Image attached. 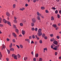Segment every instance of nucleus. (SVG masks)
<instances>
[{"label": "nucleus", "instance_id": "f257e3e1", "mask_svg": "<svg viewBox=\"0 0 61 61\" xmlns=\"http://www.w3.org/2000/svg\"><path fill=\"white\" fill-rule=\"evenodd\" d=\"M41 31H42V29H39L38 30V36H41L42 35V33L41 32Z\"/></svg>", "mask_w": 61, "mask_h": 61}, {"label": "nucleus", "instance_id": "f03ea898", "mask_svg": "<svg viewBox=\"0 0 61 61\" xmlns=\"http://www.w3.org/2000/svg\"><path fill=\"white\" fill-rule=\"evenodd\" d=\"M58 47H59V45L56 46L54 47V48L53 49L55 50H58L57 48H58Z\"/></svg>", "mask_w": 61, "mask_h": 61}, {"label": "nucleus", "instance_id": "7ed1b4c3", "mask_svg": "<svg viewBox=\"0 0 61 61\" xmlns=\"http://www.w3.org/2000/svg\"><path fill=\"white\" fill-rule=\"evenodd\" d=\"M32 20L33 23H34L36 22V19L35 18H33L32 19Z\"/></svg>", "mask_w": 61, "mask_h": 61}, {"label": "nucleus", "instance_id": "20e7f679", "mask_svg": "<svg viewBox=\"0 0 61 61\" xmlns=\"http://www.w3.org/2000/svg\"><path fill=\"white\" fill-rule=\"evenodd\" d=\"M5 46L3 44V45L2 46V50H3L4 48H5Z\"/></svg>", "mask_w": 61, "mask_h": 61}, {"label": "nucleus", "instance_id": "39448f33", "mask_svg": "<svg viewBox=\"0 0 61 61\" xmlns=\"http://www.w3.org/2000/svg\"><path fill=\"white\" fill-rule=\"evenodd\" d=\"M53 43L54 44H55V45H57L58 42L56 41H54Z\"/></svg>", "mask_w": 61, "mask_h": 61}, {"label": "nucleus", "instance_id": "423d86ee", "mask_svg": "<svg viewBox=\"0 0 61 61\" xmlns=\"http://www.w3.org/2000/svg\"><path fill=\"white\" fill-rule=\"evenodd\" d=\"M6 15L8 16H10V14L8 12H7L6 13Z\"/></svg>", "mask_w": 61, "mask_h": 61}, {"label": "nucleus", "instance_id": "0eeeda50", "mask_svg": "<svg viewBox=\"0 0 61 61\" xmlns=\"http://www.w3.org/2000/svg\"><path fill=\"white\" fill-rule=\"evenodd\" d=\"M13 36H14L15 37H16V35L14 33H12Z\"/></svg>", "mask_w": 61, "mask_h": 61}, {"label": "nucleus", "instance_id": "6e6552de", "mask_svg": "<svg viewBox=\"0 0 61 61\" xmlns=\"http://www.w3.org/2000/svg\"><path fill=\"white\" fill-rule=\"evenodd\" d=\"M25 41H27L28 42H29V43H30V41L28 39H25Z\"/></svg>", "mask_w": 61, "mask_h": 61}, {"label": "nucleus", "instance_id": "1a4fd4ad", "mask_svg": "<svg viewBox=\"0 0 61 61\" xmlns=\"http://www.w3.org/2000/svg\"><path fill=\"white\" fill-rule=\"evenodd\" d=\"M3 21L5 23H6L7 22V21H6L5 19H4L3 20Z\"/></svg>", "mask_w": 61, "mask_h": 61}, {"label": "nucleus", "instance_id": "9d476101", "mask_svg": "<svg viewBox=\"0 0 61 61\" xmlns=\"http://www.w3.org/2000/svg\"><path fill=\"white\" fill-rule=\"evenodd\" d=\"M51 21H53L54 20V18L53 16H52L51 18Z\"/></svg>", "mask_w": 61, "mask_h": 61}, {"label": "nucleus", "instance_id": "9b49d317", "mask_svg": "<svg viewBox=\"0 0 61 61\" xmlns=\"http://www.w3.org/2000/svg\"><path fill=\"white\" fill-rule=\"evenodd\" d=\"M7 23L8 24V25H10V26H11V23L10 22H9V21H7V22L6 23Z\"/></svg>", "mask_w": 61, "mask_h": 61}, {"label": "nucleus", "instance_id": "f8f14e48", "mask_svg": "<svg viewBox=\"0 0 61 61\" xmlns=\"http://www.w3.org/2000/svg\"><path fill=\"white\" fill-rule=\"evenodd\" d=\"M22 33L23 35H25V31L24 30H22Z\"/></svg>", "mask_w": 61, "mask_h": 61}, {"label": "nucleus", "instance_id": "ddd939ff", "mask_svg": "<svg viewBox=\"0 0 61 61\" xmlns=\"http://www.w3.org/2000/svg\"><path fill=\"white\" fill-rule=\"evenodd\" d=\"M52 26L55 27V28H56L57 27L56 25L55 24H54L52 25Z\"/></svg>", "mask_w": 61, "mask_h": 61}, {"label": "nucleus", "instance_id": "4468645a", "mask_svg": "<svg viewBox=\"0 0 61 61\" xmlns=\"http://www.w3.org/2000/svg\"><path fill=\"white\" fill-rule=\"evenodd\" d=\"M37 19L38 20H40V16H38L37 17Z\"/></svg>", "mask_w": 61, "mask_h": 61}, {"label": "nucleus", "instance_id": "2eb2a0df", "mask_svg": "<svg viewBox=\"0 0 61 61\" xmlns=\"http://www.w3.org/2000/svg\"><path fill=\"white\" fill-rule=\"evenodd\" d=\"M24 9H25V8H20V10H21L22 11H23Z\"/></svg>", "mask_w": 61, "mask_h": 61}, {"label": "nucleus", "instance_id": "dca6fc26", "mask_svg": "<svg viewBox=\"0 0 61 61\" xmlns=\"http://www.w3.org/2000/svg\"><path fill=\"white\" fill-rule=\"evenodd\" d=\"M14 59H17V55H15V56H14Z\"/></svg>", "mask_w": 61, "mask_h": 61}, {"label": "nucleus", "instance_id": "f3484780", "mask_svg": "<svg viewBox=\"0 0 61 61\" xmlns=\"http://www.w3.org/2000/svg\"><path fill=\"white\" fill-rule=\"evenodd\" d=\"M39 61H43V59L41 58H39Z\"/></svg>", "mask_w": 61, "mask_h": 61}, {"label": "nucleus", "instance_id": "a211bd4d", "mask_svg": "<svg viewBox=\"0 0 61 61\" xmlns=\"http://www.w3.org/2000/svg\"><path fill=\"white\" fill-rule=\"evenodd\" d=\"M10 51H14V49L12 48H11L10 49Z\"/></svg>", "mask_w": 61, "mask_h": 61}, {"label": "nucleus", "instance_id": "6ab92c4d", "mask_svg": "<svg viewBox=\"0 0 61 61\" xmlns=\"http://www.w3.org/2000/svg\"><path fill=\"white\" fill-rule=\"evenodd\" d=\"M50 36L51 37H53L54 36V34H51L50 35Z\"/></svg>", "mask_w": 61, "mask_h": 61}, {"label": "nucleus", "instance_id": "aec40b11", "mask_svg": "<svg viewBox=\"0 0 61 61\" xmlns=\"http://www.w3.org/2000/svg\"><path fill=\"white\" fill-rule=\"evenodd\" d=\"M38 54L37 53L35 55V56L36 57H38Z\"/></svg>", "mask_w": 61, "mask_h": 61}, {"label": "nucleus", "instance_id": "412c9836", "mask_svg": "<svg viewBox=\"0 0 61 61\" xmlns=\"http://www.w3.org/2000/svg\"><path fill=\"white\" fill-rule=\"evenodd\" d=\"M31 25L32 26H34V23L32 22L31 23Z\"/></svg>", "mask_w": 61, "mask_h": 61}, {"label": "nucleus", "instance_id": "4be33fe9", "mask_svg": "<svg viewBox=\"0 0 61 61\" xmlns=\"http://www.w3.org/2000/svg\"><path fill=\"white\" fill-rule=\"evenodd\" d=\"M57 17L58 18H60V16L58 14L57 15Z\"/></svg>", "mask_w": 61, "mask_h": 61}, {"label": "nucleus", "instance_id": "5701e85b", "mask_svg": "<svg viewBox=\"0 0 61 61\" xmlns=\"http://www.w3.org/2000/svg\"><path fill=\"white\" fill-rule=\"evenodd\" d=\"M41 9L42 10H44V9H45V8L43 6L41 7Z\"/></svg>", "mask_w": 61, "mask_h": 61}, {"label": "nucleus", "instance_id": "b1692460", "mask_svg": "<svg viewBox=\"0 0 61 61\" xmlns=\"http://www.w3.org/2000/svg\"><path fill=\"white\" fill-rule=\"evenodd\" d=\"M13 8H15V5L14 4L13 5Z\"/></svg>", "mask_w": 61, "mask_h": 61}, {"label": "nucleus", "instance_id": "393cba45", "mask_svg": "<svg viewBox=\"0 0 61 61\" xmlns=\"http://www.w3.org/2000/svg\"><path fill=\"white\" fill-rule=\"evenodd\" d=\"M12 46L13 45H12V43H11L10 44V48H11V47H12Z\"/></svg>", "mask_w": 61, "mask_h": 61}, {"label": "nucleus", "instance_id": "a878e982", "mask_svg": "<svg viewBox=\"0 0 61 61\" xmlns=\"http://www.w3.org/2000/svg\"><path fill=\"white\" fill-rule=\"evenodd\" d=\"M39 43L40 44H42V40H40Z\"/></svg>", "mask_w": 61, "mask_h": 61}, {"label": "nucleus", "instance_id": "bb28decb", "mask_svg": "<svg viewBox=\"0 0 61 61\" xmlns=\"http://www.w3.org/2000/svg\"><path fill=\"white\" fill-rule=\"evenodd\" d=\"M15 32H16L17 33H18V29H15Z\"/></svg>", "mask_w": 61, "mask_h": 61}, {"label": "nucleus", "instance_id": "cd10ccee", "mask_svg": "<svg viewBox=\"0 0 61 61\" xmlns=\"http://www.w3.org/2000/svg\"><path fill=\"white\" fill-rule=\"evenodd\" d=\"M20 46L21 48H23V46L22 45H20Z\"/></svg>", "mask_w": 61, "mask_h": 61}, {"label": "nucleus", "instance_id": "c85d7f7f", "mask_svg": "<svg viewBox=\"0 0 61 61\" xmlns=\"http://www.w3.org/2000/svg\"><path fill=\"white\" fill-rule=\"evenodd\" d=\"M7 52H8V54H10V50H8V49H7Z\"/></svg>", "mask_w": 61, "mask_h": 61}, {"label": "nucleus", "instance_id": "c756f323", "mask_svg": "<svg viewBox=\"0 0 61 61\" xmlns=\"http://www.w3.org/2000/svg\"><path fill=\"white\" fill-rule=\"evenodd\" d=\"M17 56L18 58H20L21 57V56L18 54L17 55Z\"/></svg>", "mask_w": 61, "mask_h": 61}, {"label": "nucleus", "instance_id": "7c9ffc66", "mask_svg": "<svg viewBox=\"0 0 61 61\" xmlns=\"http://www.w3.org/2000/svg\"><path fill=\"white\" fill-rule=\"evenodd\" d=\"M43 50H46V51H47V48H44L43 49Z\"/></svg>", "mask_w": 61, "mask_h": 61}, {"label": "nucleus", "instance_id": "2f4dec72", "mask_svg": "<svg viewBox=\"0 0 61 61\" xmlns=\"http://www.w3.org/2000/svg\"><path fill=\"white\" fill-rule=\"evenodd\" d=\"M20 26H22L23 25V24L22 23H20Z\"/></svg>", "mask_w": 61, "mask_h": 61}, {"label": "nucleus", "instance_id": "473e14b6", "mask_svg": "<svg viewBox=\"0 0 61 61\" xmlns=\"http://www.w3.org/2000/svg\"><path fill=\"white\" fill-rule=\"evenodd\" d=\"M58 10H56L55 11V13L56 14H58Z\"/></svg>", "mask_w": 61, "mask_h": 61}, {"label": "nucleus", "instance_id": "72a5a7b5", "mask_svg": "<svg viewBox=\"0 0 61 61\" xmlns=\"http://www.w3.org/2000/svg\"><path fill=\"white\" fill-rule=\"evenodd\" d=\"M45 36V34H43L42 35V37H44Z\"/></svg>", "mask_w": 61, "mask_h": 61}, {"label": "nucleus", "instance_id": "f704fd0d", "mask_svg": "<svg viewBox=\"0 0 61 61\" xmlns=\"http://www.w3.org/2000/svg\"><path fill=\"white\" fill-rule=\"evenodd\" d=\"M27 59V57H25L24 58V60H25H25H26Z\"/></svg>", "mask_w": 61, "mask_h": 61}, {"label": "nucleus", "instance_id": "c9c22d12", "mask_svg": "<svg viewBox=\"0 0 61 61\" xmlns=\"http://www.w3.org/2000/svg\"><path fill=\"white\" fill-rule=\"evenodd\" d=\"M46 12V13H49V12H48V11L47 10H45Z\"/></svg>", "mask_w": 61, "mask_h": 61}, {"label": "nucleus", "instance_id": "e433bc0d", "mask_svg": "<svg viewBox=\"0 0 61 61\" xmlns=\"http://www.w3.org/2000/svg\"><path fill=\"white\" fill-rule=\"evenodd\" d=\"M0 57H2V54H1V52H0Z\"/></svg>", "mask_w": 61, "mask_h": 61}, {"label": "nucleus", "instance_id": "4c0bfd02", "mask_svg": "<svg viewBox=\"0 0 61 61\" xmlns=\"http://www.w3.org/2000/svg\"><path fill=\"white\" fill-rule=\"evenodd\" d=\"M37 42L36 41H35L34 42V44L35 45H37Z\"/></svg>", "mask_w": 61, "mask_h": 61}, {"label": "nucleus", "instance_id": "58836bf2", "mask_svg": "<svg viewBox=\"0 0 61 61\" xmlns=\"http://www.w3.org/2000/svg\"><path fill=\"white\" fill-rule=\"evenodd\" d=\"M37 14L38 16H39V15L40 14L39 13V12H37Z\"/></svg>", "mask_w": 61, "mask_h": 61}, {"label": "nucleus", "instance_id": "ea45409f", "mask_svg": "<svg viewBox=\"0 0 61 61\" xmlns=\"http://www.w3.org/2000/svg\"><path fill=\"white\" fill-rule=\"evenodd\" d=\"M51 48H52L53 49H54V47H53V46L52 45H51Z\"/></svg>", "mask_w": 61, "mask_h": 61}, {"label": "nucleus", "instance_id": "a19ab883", "mask_svg": "<svg viewBox=\"0 0 61 61\" xmlns=\"http://www.w3.org/2000/svg\"><path fill=\"white\" fill-rule=\"evenodd\" d=\"M32 38H35V35H33L32 36Z\"/></svg>", "mask_w": 61, "mask_h": 61}, {"label": "nucleus", "instance_id": "79ce46f5", "mask_svg": "<svg viewBox=\"0 0 61 61\" xmlns=\"http://www.w3.org/2000/svg\"><path fill=\"white\" fill-rule=\"evenodd\" d=\"M2 18H0V23H1V21H2Z\"/></svg>", "mask_w": 61, "mask_h": 61}, {"label": "nucleus", "instance_id": "37998d69", "mask_svg": "<svg viewBox=\"0 0 61 61\" xmlns=\"http://www.w3.org/2000/svg\"><path fill=\"white\" fill-rule=\"evenodd\" d=\"M54 39H51L50 40V41L51 42H53V41H54Z\"/></svg>", "mask_w": 61, "mask_h": 61}, {"label": "nucleus", "instance_id": "c03bdc74", "mask_svg": "<svg viewBox=\"0 0 61 61\" xmlns=\"http://www.w3.org/2000/svg\"><path fill=\"white\" fill-rule=\"evenodd\" d=\"M13 27L14 28H16V26L15 25H13Z\"/></svg>", "mask_w": 61, "mask_h": 61}, {"label": "nucleus", "instance_id": "a18cd8bd", "mask_svg": "<svg viewBox=\"0 0 61 61\" xmlns=\"http://www.w3.org/2000/svg\"><path fill=\"white\" fill-rule=\"evenodd\" d=\"M12 41L13 42H14V43H15V40L14 39H13L12 40Z\"/></svg>", "mask_w": 61, "mask_h": 61}, {"label": "nucleus", "instance_id": "49530a36", "mask_svg": "<svg viewBox=\"0 0 61 61\" xmlns=\"http://www.w3.org/2000/svg\"><path fill=\"white\" fill-rule=\"evenodd\" d=\"M15 54H12V57H15Z\"/></svg>", "mask_w": 61, "mask_h": 61}, {"label": "nucleus", "instance_id": "de8ad7c7", "mask_svg": "<svg viewBox=\"0 0 61 61\" xmlns=\"http://www.w3.org/2000/svg\"><path fill=\"white\" fill-rule=\"evenodd\" d=\"M14 22H15V23H17V21H16V20H14Z\"/></svg>", "mask_w": 61, "mask_h": 61}, {"label": "nucleus", "instance_id": "09e8293b", "mask_svg": "<svg viewBox=\"0 0 61 61\" xmlns=\"http://www.w3.org/2000/svg\"><path fill=\"white\" fill-rule=\"evenodd\" d=\"M33 60L34 61H36V58H34Z\"/></svg>", "mask_w": 61, "mask_h": 61}, {"label": "nucleus", "instance_id": "8fccbe9b", "mask_svg": "<svg viewBox=\"0 0 61 61\" xmlns=\"http://www.w3.org/2000/svg\"><path fill=\"white\" fill-rule=\"evenodd\" d=\"M31 44H34V42L33 41H31Z\"/></svg>", "mask_w": 61, "mask_h": 61}, {"label": "nucleus", "instance_id": "3c124183", "mask_svg": "<svg viewBox=\"0 0 61 61\" xmlns=\"http://www.w3.org/2000/svg\"><path fill=\"white\" fill-rule=\"evenodd\" d=\"M37 28H36L35 29V31H37Z\"/></svg>", "mask_w": 61, "mask_h": 61}, {"label": "nucleus", "instance_id": "603ef678", "mask_svg": "<svg viewBox=\"0 0 61 61\" xmlns=\"http://www.w3.org/2000/svg\"><path fill=\"white\" fill-rule=\"evenodd\" d=\"M22 22H23V23H25V22H26V21H25V20H24L22 21Z\"/></svg>", "mask_w": 61, "mask_h": 61}, {"label": "nucleus", "instance_id": "864d4df0", "mask_svg": "<svg viewBox=\"0 0 61 61\" xmlns=\"http://www.w3.org/2000/svg\"><path fill=\"white\" fill-rule=\"evenodd\" d=\"M52 9H53V10H56V8L54 7H53L52 8Z\"/></svg>", "mask_w": 61, "mask_h": 61}, {"label": "nucleus", "instance_id": "5fc2aeb1", "mask_svg": "<svg viewBox=\"0 0 61 61\" xmlns=\"http://www.w3.org/2000/svg\"><path fill=\"white\" fill-rule=\"evenodd\" d=\"M16 46H17V48H20V47H19V46H18L17 45H16Z\"/></svg>", "mask_w": 61, "mask_h": 61}, {"label": "nucleus", "instance_id": "6e6d98bb", "mask_svg": "<svg viewBox=\"0 0 61 61\" xmlns=\"http://www.w3.org/2000/svg\"><path fill=\"white\" fill-rule=\"evenodd\" d=\"M25 5V6L26 7L28 6V5L26 4Z\"/></svg>", "mask_w": 61, "mask_h": 61}, {"label": "nucleus", "instance_id": "4d7b16f0", "mask_svg": "<svg viewBox=\"0 0 61 61\" xmlns=\"http://www.w3.org/2000/svg\"><path fill=\"white\" fill-rule=\"evenodd\" d=\"M32 31H34V30H35V28H32Z\"/></svg>", "mask_w": 61, "mask_h": 61}, {"label": "nucleus", "instance_id": "13d9d810", "mask_svg": "<svg viewBox=\"0 0 61 61\" xmlns=\"http://www.w3.org/2000/svg\"><path fill=\"white\" fill-rule=\"evenodd\" d=\"M3 26V25H2L1 24H0V27H2Z\"/></svg>", "mask_w": 61, "mask_h": 61}, {"label": "nucleus", "instance_id": "bf43d9fd", "mask_svg": "<svg viewBox=\"0 0 61 61\" xmlns=\"http://www.w3.org/2000/svg\"><path fill=\"white\" fill-rule=\"evenodd\" d=\"M57 52H55V56H56V55H57Z\"/></svg>", "mask_w": 61, "mask_h": 61}, {"label": "nucleus", "instance_id": "052dcab7", "mask_svg": "<svg viewBox=\"0 0 61 61\" xmlns=\"http://www.w3.org/2000/svg\"><path fill=\"white\" fill-rule=\"evenodd\" d=\"M7 41H9L10 40V39L8 38L7 39Z\"/></svg>", "mask_w": 61, "mask_h": 61}, {"label": "nucleus", "instance_id": "680f3d73", "mask_svg": "<svg viewBox=\"0 0 61 61\" xmlns=\"http://www.w3.org/2000/svg\"><path fill=\"white\" fill-rule=\"evenodd\" d=\"M33 2L34 3H35L36 2V0H33Z\"/></svg>", "mask_w": 61, "mask_h": 61}, {"label": "nucleus", "instance_id": "e2e57ef3", "mask_svg": "<svg viewBox=\"0 0 61 61\" xmlns=\"http://www.w3.org/2000/svg\"><path fill=\"white\" fill-rule=\"evenodd\" d=\"M14 19L15 20H16V19H17V18H16V17L15 16L14 17Z\"/></svg>", "mask_w": 61, "mask_h": 61}, {"label": "nucleus", "instance_id": "0e129e2a", "mask_svg": "<svg viewBox=\"0 0 61 61\" xmlns=\"http://www.w3.org/2000/svg\"><path fill=\"white\" fill-rule=\"evenodd\" d=\"M56 38H60V37H59V36H56Z\"/></svg>", "mask_w": 61, "mask_h": 61}, {"label": "nucleus", "instance_id": "69168bd1", "mask_svg": "<svg viewBox=\"0 0 61 61\" xmlns=\"http://www.w3.org/2000/svg\"><path fill=\"white\" fill-rule=\"evenodd\" d=\"M41 17L42 18H44V16H41Z\"/></svg>", "mask_w": 61, "mask_h": 61}, {"label": "nucleus", "instance_id": "338daca9", "mask_svg": "<svg viewBox=\"0 0 61 61\" xmlns=\"http://www.w3.org/2000/svg\"><path fill=\"white\" fill-rule=\"evenodd\" d=\"M6 60L7 61H9V59H8V58H6Z\"/></svg>", "mask_w": 61, "mask_h": 61}, {"label": "nucleus", "instance_id": "774afa93", "mask_svg": "<svg viewBox=\"0 0 61 61\" xmlns=\"http://www.w3.org/2000/svg\"><path fill=\"white\" fill-rule=\"evenodd\" d=\"M8 36L9 37H11V35H8Z\"/></svg>", "mask_w": 61, "mask_h": 61}]
</instances>
